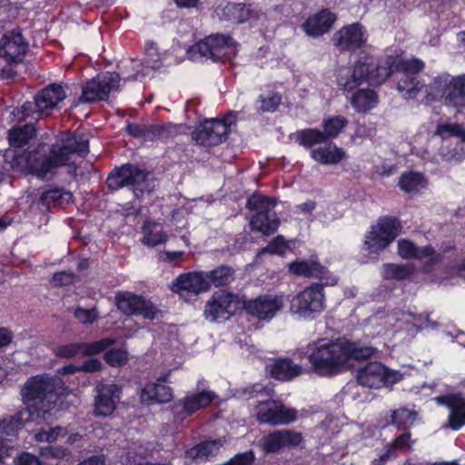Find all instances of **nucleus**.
<instances>
[{"mask_svg": "<svg viewBox=\"0 0 465 465\" xmlns=\"http://www.w3.org/2000/svg\"><path fill=\"white\" fill-rule=\"evenodd\" d=\"M88 153L89 140L83 134L69 132L62 143H39L32 150L15 151L9 163L14 172L41 181L54 178L62 167H67L68 174L75 177L77 165L71 155L84 159Z\"/></svg>", "mask_w": 465, "mask_h": 465, "instance_id": "obj_1", "label": "nucleus"}, {"mask_svg": "<svg viewBox=\"0 0 465 465\" xmlns=\"http://www.w3.org/2000/svg\"><path fill=\"white\" fill-rule=\"evenodd\" d=\"M379 69V59L368 52H360L353 64L341 66L336 74V84L339 90L349 94L364 83L371 86L384 84V75Z\"/></svg>", "mask_w": 465, "mask_h": 465, "instance_id": "obj_2", "label": "nucleus"}, {"mask_svg": "<svg viewBox=\"0 0 465 465\" xmlns=\"http://www.w3.org/2000/svg\"><path fill=\"white\" fill-rule=\"evenodd\" d=\"M55 380L46 375L29 377L21 388V397L28 410L35 419H45L57 406L59 395L55 390Z\"/></svg>", "mask_w": 465, "mask_h": 465, "instance_id": "obj_3", "label": "nucleus"}, {"mask_svg": "<svg viewBox=\"0 0 465 465\" xmlns=\"http://www.w3.org/2000/svg\"><path fill=\"white\" fill-rule=\"evenodd\" d=\"M425 67L424 62L420 58H402L400 56L387 55L383 63L379 61V69L384 75V83L394 73H401V76L397 83L398 91L406 99H414L422 88H426L424 81L419 74Z\"/></svg>", "mask_w": 465, "mask_h": 465, "instance_id": "obj_4", "label": "nucleus"}, {"mask_svg": "<svg viewBox=\"0 0 465 465\" xmlns=\"http://www.w3.org/2000/svg\"><path fill=\"white\" fill-rule=\"evenodd\" d=\"M427 102H441L456 113L465 109V74L450 75L442 73L435 76L426 86Z\"/></svg>", "mask_w": 465, "mask_h": 465, "instance_id": "obj_5", "label": "nucleus"}, {"mask_svg": "<svg viewBox=\"0 0 465 465\" xmlns=\"http://www.w3.org/2000/svg\"><path fill=\"white\" fill-rule=\"evenodd\" d=\"M30 50L28 39L20 27L5 31L0 38V76L13 79Z\"/></svg>", "mask_w": 465, "mask_h": 465, "instance_id": "obj_6", "label": "nucleus"}, {"mask_svg": "<svg viewBox=\"0 0 465 465\" xmlns=\"http://www.w3.org/2000/svg\"><path fill=\"white\" fill-rule=\"evenodd\" d=\"M67 85L64 83H51L40 89L34 95L33 101L25 102L21 109L26 117L43 119L61 109V104L67 97Z\"/></svg>", "mask_w": 465, "mask_h": 465, "instance_id": "obj_7", "label": "nucleus"}, {"mask_svg": "<svg viewBox=\"0 0 465 465\" xmlns=\"http://www.w3.org/2000/svg\"><path fill=\"white\" fill-rule=\"evenodd\" d=\"M238 43L227 34H211L193 45L189 52L213 63L225 64L234 58L238 52Z\"/></svg>", "mask_w": 465, "mask_h": 465, "instance_id": "obj_8", "label": "nucleus"}, {"mask_svg": "<svg viewBox=\"0 0 465 465\" xmlns=\"http://www.w3.org/2000/svg\"><path fill=\"white\" fill-rule=\"evenodd\" d=\"M237 116V112L230 111L221 118L203 119L193 132V139L203 147H214L226 142L232 126L236 124Z\"/></svg>", "mask_w": 465, "mask_h": 465, "instance_id": "obj_9", "label": "nucleus"}, {"mask_svg": "<svg viewBox=\"0 0 465 465\" xmlns=\"http://www.w3.org/2000/svg\"><path fill=\"white\" fill-rule=\"evenodd\" d=\"M340 340L315 345L307 360L312 371L320 377H332L345 369Z\"/></svg>", "mask_w": 465, "mask_h": 465, "instance_id": "obj_10", "label": "nucleus"}, {"mask_svg": "<svg viewBox=\"0 0 465 465\" xmlns=\"http://www.w3.org/2000/svg\"><path fill=\"white\" fill-rule=\"evenodd\" d=\"M277 204V198L262 195L257 192L248 197L246 208L255 212L250 221L252 231L259 232L266 236L277 232L280 226V219L276 217L275 213L272 218L270 215V213Z\"/></svg>", "mask_w": 465, "mask_h": 465, "instance_id": "obj_11", "label": "nucleus"}, {"mask_svg": "<svg viewBox=\"0 0 465 465\" xmlns=\"http://www.w3.org/2000/svg\"><path fill=\"white\" fill-rule=\"evenodd\" d=\"M323 283L312 282L290 301V312L306 321L315 320L326 308Z\"/></svg>", "mask_w": 465, "mask_h": 465, "instance_id": "obj_12", "label": "nucleus"}, {"mask_svg": "<svg viewBox=\"0 0 465 465\" xmlns=\"http://www.w3.org/2000/svg\"><path fill=\"white\" fill-rule=\"evenodd\" d=\"M401 220L392 215H382L377 220L376 225L365 234L364 249L370 253H380L390 246L402 231Z\"/></svg>", "mask_w": 465, "mask_h": 465, "instance_id": "obj_13", "label": "nucleus"}, {"mask_svg": "<svg viewBox=\"0 0 465 465\" xmlns=\"http://www.w3.org/2000/svg\"><path fill=\"white\" fill-rule=\"evenodd\" d=\"M148 173L132 163L114 168L106 178V184L112 191L128 187L135 194L148 191Z\"/></svg>", "mask_w": 465, "mask_h": 465, "instance_id": "obj_14", "label": "nucleus"}, {"mask_svg": "<svg viewBox=\"0 0 465 465\" xmlns=\"http://www.w3.org/2000/svg\"><path fill=\"white\" fill-rule=\"evenodd\" d=\"M120 81V74L116 72L98 74L82 87L79 100L84 104L107 101L110 94L119 89Z\"/></svg>", "mask_w": 465, "mask_h": 465, "instance_id": "obj_15", "label": "nucleus"}, {"mask_svg": "<svg viewBox=\"0 0 465 465\" xmlns=\"http://www.w3.org/2000/svg\"><path fill=\"white\" fill-rule=\"evenodd\" d=\"M399 371L389 369L380 361H370L357 371V381L364 387L380 389L391 386L402 379Z\"/></svg>", "mask_w": 465, "mask_h": 465, "instance_id": "obj_16", "label": "nucleus"}, {"mask_svg": "<svg viewBox=\"0 0 465 465\" xmlns=\"http://www.w3.org/2000/svg\"><path fill=\"white\" fill-rule=\"evenodd\" d=\"M368 40V31L360 22L341 26L331 37L333 46L341 54H355L367 45Z\"/></svg>", "mask_w": 465, "mask_h": 465, "instance_id": "obj_17", "label": "nucleus"}, {"mask_svg": "<svg viewBox=\"0 0 465 465\" xmlns=\"http://www.w3.org/2000/svg\"><path fill=\"white\" fill-rule=\"evenodd\" d=\"M242 310V300L236 294L220 290L207 301L203 314L212 322L228 320Z\"/></svg>", "mask_w": 465, "mask_h": 465, "instance_id": "obj_18", "label": "nucleus"}, {"mask_svg": "<svg viewBox=\"0 0 465 465\" xmlns=\"http://www.w3.org/2000/svg\"><path fill=\"white\" fill-rule=\"evenodd\" d=\"M298 411L287 408L279 401L267 400L257 406L256 418L260 423L272 426L290 424L297 420Z\"/></svg>", "mask_w": 465, "mask_h": 465, "instance_id": "obj_19", "label": "nucleus"}, {"mask_svg": "<svg viewBox=\"0 0 465 465\" xmlns=\"http://www.w3.org/2000/svg\"><path fill=\"white\" fill-rule=\"evenodd\" d=\"M288 272L290 274L314 278L325 285H336L338 278L331 273L327 267L321 264L317 257L311 256L307 260L296 259L288 264Z\"/></svg>", "mask_w": 465, "mask_h": 465, "instance_id": "obj_20", "label": "nucleus"}, {"mask_svg": "<svg viewBox=\"0 0 465 465\" xmlns=\"http://www.w3.org/2000/svg\"><path fill=\"white\" fill-rule=\"evenodd\" d=\"M116 305L126 315L142 316L146 320H153L157 313L156 307L150 300L129 292L116 295Z\"/></svg>", "mask_w": 465, "mask_h": 465, "instance_id": "obj_21", "label": "nucleus"}, {"mask_svg": "<svg viewBox=\"0 0 465 465\" xmlns=\"http://www.w3.org/2000/svg\"><path fill=\"white\" fill-rule=\"evenodd\" d=\"M116 343L114 338H102L91 342H70L57 346L54 352L59 358L71 359L79 354L83 356H94L102 353L106 348Z\"/></svg>", "mask_w": 465, "mask_h": 465, "instance_id": "obj_22", "label": "nucleus"}, {"mask_svg": "<svg viewBox=\"0 0 465 465\" xmlns=\"http://www.w3.org/2000/svg\"><path fill=\"white\" fill-rule=\"evenodd\" d=\"M303 440L302 434L290 429L273 430L260 440V446L266 454L278 453L282 450L292 449Z\"/></svg>", "mask_w": 465, "mask_h": 465, "instance_id": "obj_23", "label": "nucleus"}, {"mask_svg": "<svg viewBox=\"0 0 465 465\" xmlns=\"http://www.w3.org/2000/svg\"><path fill=\"white\" fill-rule=\"evenodd\" d=\"M94 414L97 417H108L116 410L122 397V388L115 383H102L95 387Z\"/></svg>", "mask_w": 465, "mask_h": 465, "instance_id": "obj_24", "label": "nucleus"}, {"mask_svg": "<svg viewBox=\"0 0 465 465\" xmlns=\"http://www.w3.org/2000/svg\"><path fill=\"white\" fill-rule=\"evenodd\" d=\"M282 307L283 300L280 296L261 295L247 302L242 301V309L249 315L262 321L272 319Z\"/></svg>", "mask_w": 465, "mask_h": 465, "instance_id": "obj_25", "label": "nucleus"}, {"mask_svg": "<svg viewBox=\"0 0 465 465\" xmlns=\"http://www.w3.org/2000/svg\"><path fill=\"white\" fill-rule=\"evenodd\" d=\"M438 405L450 410L448 426L452 430H459L465 426V397L460 393H447L434 398Z\"/></svg>", "mask_w": 465, "mask_h": 465, "instance_id": "obj_26", "label": "nucleus"}, {"mask_svg": "<svg viewBox=\"0 0 465 465\" xmlns=\"http://www.w3.org/2000/svg\"><path fill=\"white\" fill-rule=\"evenodd\" d=\"M208 290L209 284L204 272L181 273L172 284V291L180 296H194Z\"/></svg>", "mask_w": 465, "mask_h": 465, "instance_id": "obj_27", "label": "nucleus"}, {"mask_svg": "<svg viewBox=\"0 0 465 465\" xmlns=\"http://www.w3.org/2000/svg\"><path fill=\"white\" fill-rule=\"evenodd\" d=\"M303 367L289 357H278L271 360L265 366V371L271 379L281 382L294 380L303 373Z\"/></svg>", "mask_w": 465, "mask_h": 465, "instance_id": "obj_28", "label": "nucleus"}, {"mask_svg": "<svg viewBox=\"0 0 465 465\" xmlns=\"http://www.w3.org/2000/svg\"><path fill=\"white\" fill-rule=\"evenodd\" d=\"M435 134L440 136L442 140H447L450 137H457L460 139V143H457L453 150H448L441 147V154L448 161H460L462 159V143L465 142V129L459 124H439L436 127Z\"/></svg>", "mask_w": 465, "mask_h": 465, "instance_id": "obj_29", "label": "nucleus"}, {"mask_svg": "<svg viewBox=\"0 0 465 465\" xmlns=\"http://www.w3.org/2000/svg\"><path fill=\"white\" fill-rule=\"evenodd\" d=\"M216 394L211 391H202L196 393L186 395L183 399H180L174 405L173 409L181 407V411H175L178 417L191 416L212 404L214 401Z\"/></svg>", "mask_w": 465, "mask_h": 465, "instance_id": "obj_30", "label": "nucleus"}, {"mask_svg": "<svg viewBox=\"0 0 465 465\" xmlns=\"http://www.w3.org/2000/svg\"><path fill=\"white\" fill-rule=\"evenodd\" d=\"M336 20L337 15L334 13L327 8H323L310 15L304 21L302 27L307 35L320 37L331 29Z\"/></svg>", "mask_w": 465, "mask_h": 465, "instance_id": "obj_31", "label": "nucleus"}, {"mask_svg": "<svg viewBox=\"0 0 465 465\" xmlns=\"http://www.w3.org/2000/svg\"><path fill=\"white\" fill-rule=\"evenodd\" d=\"M73 193L64 187L54 186L41 193L36 204L41 211L61 207L73 202Z\"/></svg>", "mask_w": 465, "mask_h": 465, "instance_id": "obj_32", "label": "nucleus"}, {"mask_svg": "<svg viewBox=\"0 0 465 465\" xmlns=\"http://www.w3.org/2000/svg\"><path fill=\"white\" fill-rule=\"evenodd\" d=\"M310 157L322 165H335L343 161L347 154L341 147L330 141L324 146L311 150Z\"/></svg>", "mask_w": 465, "mask_h": 465, "instance_id": "obj_33", "label": "nucleus"}, {"mask_svg": "<svg viewBox=\"0 0 465 465\" xmlns=\"http://www.w3.org/2000/svg\"><path fill=\"white\" fill-rule=\"evenodd\" d=\"M344 366L350 360L362 361L371 358L376 351V348L364 345L360 341L340 340Z\"/></svg>", "mask_w": 465, "mask_h": 465, "instance_id": "obj_34", "label": "nucleus"}, {"mask_svg": "<svg viewBox=\"0 0 465 465\" xmlns=\"http://www.w3.org/2000/svg\"><path fill=\"white\" fill-rule=\"evenodd\" d=\"M173 398V389L162 383H146L141 391V399L147 404L168 403Z\"/></svg>", "mask_w": 465, "mask_h": 465, "instance_id": "obj_35", "label": "nucleus"}, {"mask_svg": "<svg viewBox=\"0 0 465 465\" xmlns=\"http://www.w3.org/2000/svg\"><path fill=\"white\" fill-rule=\"evenodd\" d=\"M36 420L28 410L21 409L14 415L0 420V434L10 437L15 436L25 423Z\"/></svg>", "mask_w": 465, "mask_h": 465, "instance_id": "obj_36", "label": "nucleus"}, {"mask_svg": "<svg viewBox=\"0 0 465 465\" xmlns=\"http://www.w3.org/2000/svg\"><path fill=\"white\" fill-rule=\"evenodd\" d=\"M379 103V96L375 90L371 88H358L353 91L351 104L357 112H368Z\"/></svg>", "mask_w": 465, "mask_h": 465, "instance_id": "obj_37", "label": "nucleus"}, {"mask_svg": "<svg viewBox=\"0 0 465 465\" xmlns=\"http://www.w3.org/2000/svg\"><path fill=\"white\" fill-rule=\"evenodd\" d=\"M291 137L294 138L296 143L305 149H315L314 147L328 143L323 133L318 128H304L297 130Z\"/></svg>", "mask_w": 465, "mask_h": 465, "instance_id": "obj_38", "label": "nucleus"}, {"mask_svg": "<svg viewBox=\"0 0 465 465\" xmlns=\"http://www.w3.org/2000/svg\"><path fill=\"white\" fill-rule=\"evenodd\" d=\"M36 135V128L32 124L14 126L8 131L10 146L21 148L27 144Z\"/></svg>", "mask_w": 465, "mask_h": 465, "instance_id": "obj_39", "label": "nucleus"}, {"mask_svg": "<svg viewBox=\"0 0 465 465\" xmlns=\"http://www.w3.org/2000/svg\"><path fill=\"white\" fill-rule=\"evenodd\" d=\"M204 273L206 276V282L209 284V288L212 285H214L215 287H223L232 282L234 270L228 265H220Z\"/></svg>", "mask_w": 465, "mask_h": 465, "instance_id": "obj_40", "label": "nucleus"}, {"mask_svg": "<svg viewBox=\"0 0 465 465\" xmlns=\"http://www.w3.org/2000/svg\"><path fill=\"white\" fill-rule=\"evenodd\" d=\"M349 121L342 115L329 116L322 123V130L328 142L337 138L347 127Z\"/></svg>", "mask_w": 465, "mask_h": 465, "instance_id": "obj_41", "label": "nucleus"}, {"mask_svg": "<svg viewBox=\"0 0 465 465\" xmlns=\"http://www.w3.org/2000/svg\"><path fill=\"white\" fill-rule=\"evenodd\" d=\"M390 423L398 430H408L412 427L417 418V412L405 407L391 411Z\"/></svg>", "mask_w": 465, "mask_h": 465, "instance_id": "obj_42", "label": "nucleus"}, {"mask_svg": "<svg viewBox=\"0 0 465 465\" xmlns=\"http://www.w3.org/2000/svg\"><path fill=\"white\" fill-rule=\"evenodd\" d=\"M223 11L229 20L238 24L246 22L252 15V10L244 3H229Z\"/></svg>", "mask_w": 465, "mask_h": 465, "instance_id": "obj_43", "label": "nucleus"}, {"mask_svg": "<svg viewBox=\"0 0 465 465\" xmlns=\"http://www.w3.org/2000/svg\"><path fill=\"white\" fill-rule=\"evenodd\" d=\"M413 274V268L405 264L387 263L383 266L382 275L386 280L402 281Z\"/></svg>", "mask_w": 465, "mask_h": 465, "instance_id": "obj_44", "label": "nucleus"}, {"mask_svg": "<svg viewBox=\"0 0 465 465\" xmlns=\"http://www.w3.org/2000/svg\"><path fill=\"white\" fill-rule=\"evenodd\" d=\"M106 348L103 352L104 361L110 367L119 368L124 366L129 360V353L126 349L124 348Z\"/></svg>", "mask_w": 465, "mask_h": 465, "instance_id": "obj_45", "label": "nucleus"}, {"mask_svg": "<svg viewBox=\"0 0 465 465\" xmlns=\"http://www.w3.org/2000/svg\"><path fill=\"white\" fill-rule=\"evenodd\" d=\"M155 223L152 222H146L143 226V237L142 242L149 247H155L159 244L164 243L167 241V236L163 231L153 232L152 226Z\"/></svg>", "mask_w": 465, "mask_h": 465, "instance_id": "obj_46", "label": "nucleus"}, {"mask_svg": "<svg viewBox=\"0 0 465 465\" xmlns=\"http://www.w3.org/2000/svg\"><path fill=\"white\" fill-rule=\"evenodd\" d=\"M423 181V175L420 173H404L399 179V186L405 193H412L418 189Z\"/></svg>", "mask_w": 465, "mask_h": 465, "instance_id": "obj_47", "label": "nucleus"}, {"mask_svg": "<svg viewBox=\"0 0 465 465\" xmlns=\"http://www.w3.org/2000/svg\"><path fill=\"white\" fill-rule=\"evenodd\" d=\"M282 99V95L277 92L270 93L267 97L263 94H260L257 100L262 104L258 109L259 112L274 113L279 108Z\"/></svg>", "mask_w": 465, "mask_h": 465, "instance_id": "obj_48", "label": "nucleus"}, {"mask_svg": "<svg viewBox=\"0 0 465 465\" xmlns=\"http://www.w3.org/2000/svg\"><path fill=\"white\" fill-rule=\"evenodd\" d=\"M289 248L290 247L287 242L285 241L284 237L279 234L272 240H271L265 247L262 248L260 252H267L271 254L283 256Z\"/></svg>", "mask_w": 465, "mask_h": 465, "instance_id": "obj_49", "label": "nucleus"}, {"mask_svg": "<svg viewBox=\"0 0 465 465\" xmlns=\"http://www.w3.org/2000/svg\"><path fill=\"white\" fill-rule=\"evenodd\" d=\"M74 316L82 324H93L99 318L98 312L95 308L84 309L79 306L75 308Z\"/></svg>", "mask_w": 465, "mask_h": 465, "instance_id": "obj_50", "label": "nucleus"}, {"mask_svg": "<svg viewBox=\"0 0 465 465\" xmlns=\"http://www.w3.org/2000/svg\"><path fill=\"white\" fill-rule=\"evenodd\" d=\"M418 246L408 239H401L398 241V253L399 255L406 260L414 259Z\"/></svg>", "mask_w": 465, "mask_h": 465, "instance_id": "obj_51", "label": "nucleus"}, {"mask_svg": "<svg viewBox=\"0 0 465 465\" xmlns=\"http://www.w3.org/2000/svg\"><path fill=\"white\" fill-rule=\"evenodd\" d=\"M225 442L224 439H216L213 440H205L197 444L201 457H209L218 450L221 446Z\"/></svg>", "mask_w": 465, "mask_h": 465, "instance_id": "obj_52", "label": "nucleus"}, {"mask_svg": "<svg viewBox=\"0 0 465 465\" xmlns=\"http://www.w3.org/2000/svg\"><path fill=\"white\" fill-rule=\"evenodd\" d=\"M75 276L71 272H58L54 273L52 282L54 286H70L74 283Z\"/></svg>", "mask_w": 465, "mask_h": 465, "instance_id": "obj_53", "label": "nucleus"}, {"mask_svg": "<svg viewBox=\"0 0 465 465\" xmlns=\"http://www.w3.org/2000/svg\"><path fill=\"white\" fill-rule=\"evenodd\" d=\"M158 140L163 142H167L168 140L173 138L176 134V127L174 124L171 123L158 124Z\"/></svg>", "mask_w": 465, "mask_h": 465, "instance_id": "obj_54", "label": "nucleus"}, {"mask_svg": "<svg viewBox=\"0 0 465 465\" xmlns=\"http://www.w3.org/2000/svg\"><path fill=\"white\" fill-rule=\"evenodd\" d=\"M103 369V363L97 358H91L85 360L82 364H80V370L85 373H94L100 371Z\"/></svg>", "mask_w": 465, "mask_h": 465, "instance_id": "obj_55", "label": "nucleus"}, {"mask_svg": "<svg viewBox=\"0 0 465 465\" xmlns=\"http://www.w3.org/2000/svg\"><path fill=\"white\" fill-rule=\"evenodd\" d=\"M411 433L408 430L398 437H396L392 442V447L396 450H405L411 448Z\"/></svg>", "mask_w": 465, "mask_h": 465, "instance_id": "obj_56", "label": "nucleus"}, {"mask_svg": "<svg viewBox=\"0 0 465 465\" xmlns=\"http://www.w3.org/2000/svg\"><path fill=\"white\" fill-rule=\"evenodd\" d=\"M64 428L61 426H55L50 428L47 431H43L39 434L41 440H45L49 443L54 442L63 433Z\"/></svg>", "mask_w": 465, "mask_h": 465, "instance_id": "obj_57", "label": "nucleus"}, {"mask_svg": "<svg viewBox=\"0 0 465 465\" xmlns=\"http://www.w3.org/2000/svg\"><path fill=\"white\" fill-rule=\"evenodd\" d=\"M145 124H140L137 123H127L125 127V133L134 137L143 139Z\"/></svg>", "mask_w": 465, "mask_h": 465, "instance_id": "obj_58", "label": "nucleus"}, {"mask_svg": "<svg viewBox=\"0 0 465 465\" xmlns=\"http://www.w3.org/2000/svg\"><path fill=\"white\" fill-rule=\"evenodd\" d=\"M69 454V450L62 446H49L45 449V455L54 459H64Z\"/></svg>", "mask_w": 465, "mask_h": 465, "instance_id": "obj_59", "label": "nucleus"}, {"mask_svg": "<svg viewBox=\"0 0 465 465\" xmlns=\"http://www.w3.org/2000/svg\"><path fill=\"white\" fill-rule=\"evenodd\" d=\"M18 465H45L39 458L29 452H23L18 458Z\"/></svg>", "mask_w": 465, "mask_h": 465, "instance_id": "obj_60", "label": "nucleus"}, {"mask_svg": "<svg viewBox=\"0 0 465 465\" xmlns=\"http://www.w3.org/2000/svg\"><path fill=\"white\" fill-rule=\"evenodd\" d=\"M158 134V124H145L143 140L150 142L157 141Z\"/></svg>", "mask_w": 465, "mask_h": 465, "instance_id": "obj_61", "label": "nucleus"}, {"mask_svg": "<svg viewBox=\"0 0 465 465\" xmlns=\"http://www.w3.org/2000/svg\"><path fill=\"white\" fill-rule=\"evenodd\" d=\"M12 341V331L5 327H0V349L7 347Z\"/></svg>", "mask_w": 465, "mask_h": 465, "instance_id": "obj_62", "label": "nucleus"}, {"mask_svg": "<svg viewBox=\"0 0 465 465\" xmlns=\"http://www.w3.org/2000/svg\"><path fill=\"white\" fill-rule=\"evenodd\" d=\"M435 254V249L431 245H426L422 247H418V251L416 252V256L414 259L422 260L425 258L432 257Z\"/></svg>", "mask_w": 465, "mask_h": 465, "instance_id": "obj_63", "label": "nucleus"}, {"mask_svg": "<svg viewBox=\"0 0 465 465\" xmlns=\"http://www.w3.org/2000/svg\"><path fill=\"white\" fill-rule=\"evenodd\" d=\"M80 465H105V460L103 455H94L84 460Z\"/></svg>", "mask_w": 465, "mask_h": 465, "instance_id": "obj_64", "label": "nucleus"}]
</instances>
